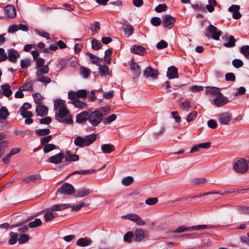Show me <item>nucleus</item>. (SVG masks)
Segmentation results:
<instances>
[{
    "mask_svg": "<svg viewBox=\"0 0 249 249\" xmlns=\"http://www.w3.org/2000/svg\"><path fill=\"white\" fill-rule=\"evenodd\" d=\"M124 31L125 33V34H128V36H130L132 35L133 33L134 28L131 25H126L124 28Z\"/></svg>",
    "mask_w": 249,
    "mask_h": 249,
    "instance_id": "obj_58",
    "label": "nucleus"
},
{
    "mask_svg": "<svg viewBox=\"0 0 249 249\" xmlns=\"http://www.w3.org/2000/svg\"><path fill=\"white\" fill-rule=\"evenodd\" d=\"M101 44L96 39H93L92 41V48L95 50H97L101 48Z\"/></svg>",
    "mask_w": 249,
    "mask_h": 249,
    "instance_id": "obj_57",
    "label": "nucleus"
},
{
    "mask_svg": "<svg viewBox=\"0 0 249 249\" xmlns=\"http://www.w3.org/2000/svg\"><path fill=\"white\" fill-rule=\"evenodd\" d=\"M209 31L211 34H212V38L216 40H217L219 38V36L221 35V31L218 30L215 26L213 25L209 26Z\"/></svg>",
    "mask_w": 249,
    "mask_h": 249,
    "instance_id": "obj_13",
    "label": "nucleus"
},
{
    "mask_svg": "<svg viewBox=\"0 0 249 249\" xmlns=\"http://www.w3.org/2000/svg\"><path fill=\"white\" fill-rule=\"evenodd\" d=\"M74 187L71 184L65 183L57 190V192L61 194L71 195L75 192Z\"/></svg>",
    "mask_w": 249,
    "mask_h": 249,
    "instance_id": "obj_6",
    "label": "nucleus"
},
{
    "mask_svg": "<svg viewBox=\"0 0 249 249\" xmlns=\"http://www.w3.org/2000/svg\"><path fill=\"white\" fill-rule=\"evenodd\" d=\"M33 97L36 104H38V105L41 104L43 98L39 93H35L33 94Z\"/></svg>",
    "mask_w": 249,
    "mask_h": 249,
    "instance_id": "obj_40",
    "label": "nucleus"
},
{
    "mask_svg": "<svg viewBox=\"0 0 249 249\" xmlns=\"http://www.w3.org/2000/svg\"><path fill=\"white\" fill-rule=\"evenodd\" d=\"M232 63L233 66L236 68L241 67L243 65V61L241 60L238 59L233 60Z\"/></svg>",
    "mask_w": 249,
    "mask_h": 249,
    "instance_id": "obj_56",
    "label": "nucleus"
},
{
    "mask_svg": "<svg viewBox=\"0 0 249 249\" xmlns=\"http://www.w3.org/2000/svg\"><path fill=\"white\" fill-rule=\"evenodd\" d=\"M206 93L207 94H213V95H218L221 93L218 88L214 87L206 88Z\"/></svg>",
    "mask_w": 249,
    "mask_h": 249,
    "instance_id": "obj_31",
    "label": "nucleus"
},
{
    "mask_svg": "<svg viewBox=\"0 0 249 249\" xmlns=\"http://www.w3.org/2000/svg\"><path fill=\"white\" fill-rule=\"evenodd\" d=\"M122 217L123 219H128L138 225L143 226L146 224V222L136 214L130 213L126 215H123Z\"/></svg>",
    "mask_w": 249,
    "mask_h": 249,
    "instance_id": "obj_5",
    "label": "nucleus"
},
{
    "mask_svg": "<svg viewBox=\"0 0 249 249\" xmlns=\"http://www.w3.org/2000/svg\"><path fill=\"white\" fill-rule=\"evenodd\" d=\"M9 115L8 110L5 107H3L0 109V119L5 120Z\"/></svg>",
    "mask_w": 249,
    "mask_h": 249,
    "instance_id": "obj_44",
    "label": "nucleus"
},
{
    "mask_svg": "<svg viewBox=\"0 0 249 249\" xmlns=\"http://www.w3.org/2000/svg\"><path fill=\"white\" fill-rule=\"evenodd\" d=\"M89 112L86 111L79 113L76 116V122L79 123H83L86 120H89Z\"/></svg>",
    "mask_w": 249,
    "mask_h": 249,
    "instance_id": "obj_22",
    "label": "nucleus"
},
{
    "mask_svg": "<svg viewBox=\"0 0 249 249\" xmlns=\"http://www.w3.org/2000/svg\"><path fill=\"white\" fill-rule=\"evenodd\" d=\"M29 239V236L27 234H22L18 238V243L20 244L27 242Z\"/></svg>",
    "mask_w": 249,
    "mask_h": 249,
    "instance_id": "obj_59",
    "label": "nucleus"
},
{
    "mask_svg": "<svg viewBox=\"0 0 249 249\" xmlns=\"http://www.w3.org/2000/svg\"><path fill=\"white\" fill-rule=\"evenodd\" d=\"M231 119V115L228 112H224L220 113L218 115V121L222 125H227L229 124Z\"/></svg>",
    "mask_w": 249,
    "mask_h": 249,
    "instance_id": "obj_7",
    "label": "nucleus"
},
{
    "mask_svg": "<svg viewBox=\"0 0 249 249\" xmlns=\"http://www.w3.org/2000/svg\"><path fill=\"white\" fill-rule=\"evenodd\" d=\"M71 207L70 204H58L53 205L50 208V210L52 212L63 211Z\"/></svg>",
    "mask_w": 249,
    "mask_h": 249,
    "instance_id": "obj_21",
    "label": "nucleus"
},
{
    "mask_svg": "<svg viewBox=\"0 0 249 249\" xmlns=\"http://www.w3.org/2000/svg\"><path fill=\"white\" fill-rule=\"evenodd\" d=\"M228 102V98L223 96L221 93L213 100V103L217 107L222 106Z\"/></svg>",
    "mask_w": 249,
    "mask_h": 249,
    "instance_id": "obj_11",
    "label": "nucleus"
},
{
    "mask_svg": "<svg viewBox=\"0 0 249 249\" xmlns=\"http://www.w3.org/2000/svg\"><path fill=\"white\" fill-rule=\"evenodd\" d=\"M54 107L55 109V108L57 109L58 107H59V108H60V107H66V106H65V104H64V101L62 100H59V99L55 100L54 103Z\"/></svg>",
    "mask_w": 249,
    "mask_h": 249,
    "instance_id": "obj_50",
    "label": "nucleus"
},
{
    "mask_svg": "<svg viewBox=\"0 0 249 249\" xmlns=\"http://www.w3.org/2000/svg\"><path fill=\"white\" fill-rule=\"evenodd\" d=\"M167 9V5L165 4H159L158 6L156 7L155 11L157 12L160 13L163 11H165Z\"/></svg>",
    "mask_w": 249,
    "mask_h": 249,
    "instance_id": "obj_54",
    "label": "nucleus"
},
{
    "mask_svg": "<svg viewBox=\"0 0 249 249\" xmlns=\"http://www.w3.org/2000/svg\"><path fill=\"white\" fill-rule=\"evenodd\" d=\"M56 118L58 121L63 123L71 124L73 123L72 116L66 107H60L58 109Z\"/></svg>",
    "mask_w": 249,
    "mask_h": 249,
    "instance_id": "obj_1",
    "label": "nucleus"
},
{
    "mask_svg": "<svg viewBox=\"0 0 249 249\" xmlns=\"http://www.w3.org/2000/svg\"><path fill=\"white\" fill-rule=\"evenodd\" d=\"M10 236L11 238L8 241L9 244L12 245L16 244L17 241L18 237V233L16 232H11L10 233Z\"/></svg>",
    "mask_w": 249,
    "mask_h": 249,
    "instance_id": "obj_38",
    "label": "nucleus"
},
{
    "mask_svg": "<svg viewBox=\"0 0 249 249\" xmlns=\"http://www.w3.org/2000/svg\"><path fill=\"white\" fill-rule=\"evenodd\" d=\"M117 118V116L115 114H111L108 117L103 119V122L105 124H109L112 122L113 121H115Z\"/></svg>",
    "mask_w": 249,
    "mask_h": 249,
    "instance_id": "obj_48",
    "label": "nucleus"
},
{
    "mask_svg": "<svg viewBox=\"0 0 249 249\" xmlns=\"http://www.w3.org/2000/svg\"><path fill=\"white\" fill-rule=\"evenodd\" d=\"M48 108L43 105H39L36 107V112L37 115L45 116L48 114Z\"/></svg>",
    "mask_w": 249,
    "mask_h": 249,
    "instance_id": "obj_19",
    "label": "nucleus"
},
{
    "mask_svg": "<svg viewBox=\"0 0 249 249\" xmlns=\"http://www.w3.org/2000/svg\"><path fill=\"white\" fill-rule=\"evenodd\" d=\"M64 157V154L62 153H59L50 157L48 161L53 163L59 164L62 161Z\"/></svg>",
    "mask_w": 249,
    "mask_h": 249,
    "instance_id": "obj_14",
    "label": "nucleus"
},
{
    "mask_svg": "<svg viewBox=\"0 0 249 249\" xmlns=\"http://www.w3.org/2000/svg\"><path fill=\"white\" fill-rule=\"evenodd\" d=\"M41 177L39 174L31 175L23 178L22 180L26 183L29 184L36 182L37 180H40Z\"/></svg>",
    "mask_w": 249,
    "mask_h": 249,
    "instance_id": "obj_20",
    "label": "nucleus"
},
{
    "mask_svg": "<svg viewBox=\"0 0 249 249\" xmlns=\"http://www.w3.org/2000/svg\"><path fill=\"white\" fill-rule=\"evenodd\" d=\"M148 237V234L142 229L136 230L134 233V239L136 241L140 242Z\"/></svg>",
    "mask_w": 249,
    "mask_h": 249,
    "instance_id": "obj_9",
    "label": "nucleus"
},
{
    "mask_svg": "<svg viewBox=\"0 0 249 249\" xmlns=\"http://www.w3.org/2000/svg\"><path fill=\"white\" fill-rule=\"evenodd\" d=\"M134 237V233L131 231H128L124 236V240L125 242L130 243Z\"/></svg>",
    "mask_w": 249,
    "mask_h": 249,
    "instance_id": "obj_47",
    "label": "nucleus"
},
{
    "mask_svg": "<svg viewBox=\"0 0 249 249\" xmlns=\"http://www.w3.org/2000/svg\"><path fill=\"white\" fill-rule=\"evenodd\" d=\"M56 148V146L53 144L48 143L44 145L43 151L44 153H49Z\"/></svg>",
    "mask_w": 249,
    "mask_h": 249,
    "instance_id": "obj_43",
    "label": "nucleus"
},
{
    "mask_svg": "<svg viewBox=\"0 0 249 249\" xmlns=\"http://www.w3.org/2000/svg\"><path fill=\"white\" fill-rule=\"evenodd\" d=\"M99 74L101 76L110 75L109 68L106 65H101L99 68Z\"/></svg>",
    "mask_w": 249,
    "mask_h": 249,
    "instance_id": "obj_32",
    "label": "nucleus"
},
{
    "mask_svg": "<svg viewBox=\"0 0 249 249\" xmlns=\"http://www.w3.org/2000/svg\"><path fill=\"white\" fill-rule=\"evenodd\" d=\"M40 68L36 71V76L44 75L45 74H47L49 71L50 69L48 65H45Z\"/></svg>",
    "mask_w": 249,
    "mask_h": 249,
    "instance_id": "obj_28",
    "label": "nucleus"
},
{
    "mask_svg": "<svg viewBox=\"0 0 249 249\" xmlns=\"http://www.w3.org/2000/svg\"><path fill=\"white\" fill-rule=\"evenodd\" d=\"M72 103L76 107L81 109L86 108V107H87V105L86 103L81 102L78 100L73 101V102H72Z\"/></svg>",
    "mask_w": 249,
    "mask_h": 249,
    "instance_id": "obj_34",
    "label": "nucleus"
},
{
    "mask_svg": "<svg viewBox=\"0 0 249 249\" xmlns=\"http://www.w3.org/2000/svg\"><path fill=\"white\" fill-rule=\"evenodd\" d=\"M31 64L30 60L26 59L24 60H22L20 62V66L22 68H28Z\"/></svg>",
    "mask_w": 249,
    "mask_h": 249,
    "instance_id": "obj_64",
    "label": "nucleus"
},
{
    "mask_svg": "<svg viewBox=\"0 0 249 249\" xmlns=\"http://www.w3.org/2000/svg\"><path fill=\"white\" fill-rule=\"evenodd\" d=\"M56 216V214L53 213L52 211L46 213L44 215V217L46 221H49L50 220L53 219Z\"/></svg>",
    "mask_w": 249,
    "mask_h": 249,
    "instance_id": "obj_53",
    "label": "nucleus"
},
{
    "mask_svg": "<svg viewBox=\"0 0 249 249\" xmlns=\"http://www.w3.org/2000/svg\"><path fill=\"white\" fill-rule=\"evenodd\" d=\"M151 23L155 26H158L161 24V20L159 18L153 17L151 18Z\"/></svg>",
    "mask_w": 249,
    "mask_h": 249,
    "instance_id": "obj_60",
    "label": "nucleus"
},
{
    "mask_svg": "<svg viewBox=\"0 0 249 249\" xmlns=\"http://www.w3.org/2000/svg\"><path fill=\"white\" fill-rule=\"evenodd\" d=\"M33 84L31 82H29L23 85L20 88L23 91L32 90L33 89Z\"/></svg>",
    "mask_w": 249,
    "mask_h": 249,
    "instance_id": "obj_52",
    "label": "nucleus"
},
{
    "mask_svg": "<svg viewBox=\"0 0 249 249\" xmlns=\"http://www.w3.org/2000/svg\"><path fill=\"white\" fill-rule=\"evenodd\" d=\"M159 74L158 71L151 67H147L143 72L144 76L146 77H151L153 79L158 78Z\"/></svg>",
    "mask_w": 249,
    "mask_h": 249,
    "instance_id": "obj_8",
    "label": "nucleus"
},
{
    "mask_svg": "<svg viewBox=\"0 0 249 249\" xmlns=\"http://www.w3.org/2000/svg\"><path fill=\"white\" fill-rule=\"evenodd\" d=\"M8 59L10 61L15 63L17 59L20 56L19 53L13 49L8 50Z\"/></svg>",
    "mask_w": 249,
    "mask_h": 249,
    "instance_id": "obj_15",
    "label": "nucleus"
},
{
    "mask_svg": "<svg viewBox=\"0 0 249 249\" xmlns=\"http://www.w3.org/2000/svg\"><path fill=\"white\" fill-rule=\"evenodd\" d=\"M74 143L75 145L79 147L86 146L85 143L84 137L81 136L76 137L74 141Z\"/></svg>",
    "mask_w": 249,
    "mask_h": 249,
    "instance_id": "obj_33",
    "label": "nucleus"
},
{
    "mask_svg": "<svg viewBox=\"0 0 249 249\" xmlns=\"http://www.w3.org/2000/svg\"><path fill=\"white\" fill-rule=\"evenodd\" d=\"M97 135L95 134H92L89 135L85 137H84L85 143L86 146H88L92 143L96 139Z\"/></svg>",
    "mask_w": 249,
    "mask_h": 249,
    "instance_id": "obj_24",
    "label": "nucleus"
},
{
    "mask_svg": "<svg viewBox=\"0 0 249 249\" xmlns=\"http://www.w3.org/2000/svg\"><path fill=\"white\" fill-rule=\"evenodd\" d=\"M101 149L104 153L109 154L115 150V146L111 143L104 144Z\"/></svg>",
    "mask_w": 249,
    "mask_h": 249,
    "instance_id": "obj_25",
    "label": "nucleus"
},
{
    "mask_svg": "<svg viewBox=\"0 0 249 249\" xmlns=\"http://www.w3.org/2000/svg\"><path fill=\"white\" fill-rule=\"evenodd\" d=\"M88 205L86 204L84 202H81L78 205L75 206L73 205H71L70 208H71V210L73 211H78L80 210L82 207H87Z\"/></svg>",
    "mask_w": 249,
    "mask_h": 249,
    "instance_id": "obj_51",
    "label": "nucleus"
},
{
    "mask_svg": "<svg viewBox=\"0 0 249 249\" xmlns=\"http://www.w3.org/2000/svg\"><path fill=\"white\" fill-rule=\"evenodd\" d=\"M42 224V221L39 218L36 219L34 221L29 223V227L30 228H35L39 227Z\"/></svg>",
    "mask_w": 249,
    "mask_h": 249,
    "instance_id": "obj_41",
    "label": "nucleus"
},
{
    "mask_svg": "<svg viewBox=\"0 0 249 249\" xmlns=\"http://www.w3.org/2000/svg\"><path fill=\"white\" fill-rule=\"evenodd\" d=\"M180 107L184 111L188 112L190 108V104L187 101H184L180 103Z\"/></svg>",
    "mask_w": 249,
    "mask_h": 249,
    "instance_id": "obj_45",
    "label": "nucleus"
},
{
    "mask_svg": "<svg viewBox=\"0 0 249 249\" xmlns=\"http://www.w3.org/2000/svg\"><path fill=\"white\" fill-rule=\"evenodd\" d=\"M92 240L90 238H81L78 239L76 242L78 246L81 247H85L90 245Z\"/></svg>",
    "mask_w": 249,
    "mask_h": 249,
    "instance_id": "obj_27",
    "label": "nucleus"
},
{
    "mask_svg": "<svg viewBox=\"0 0 249 249\" xmlns=\"http://www.w3.org/2000/svg\"><path fill=\"white\" fill-rule=\"evenodd\" d=\"M5 12L6 15L10 18H15L16 16V10L12 5H7L4 8Z\"/></svg>",
    "mask_w": 249,
    "mask_h": 249,
    "instance_id": "obj_23",
    "label": "nucleus"
},
{
    "mask_svg": "<svg viewBox=\"0 0 249 249\" xmlns=\"http://www.w3.org/2000/svg\"><path fill=\"white\" fill-rule=\"evenodd\" d=\"M131 52L140 55H143L146 52L145 49L141 45H133L131 48Z\"/></svg>",
    "mask_w": 249,
    "mask_h": 249,
    "instance_id": "obj_18",
    "label": "nucleus"
},
{
    "mask_svg": "<svg viewBox=\"0 0 249 249\" xmlns=\"http://www.w3.org/2000/svg\"><path fill=\"white\" fill-rule=\"evenodd\" d=\"M240 53L246 57L249 58V46L244 45L240 48Z\"/></svg>",
    "mask_w": 249,
    "mask_h": 249,
    "instance_id": "obj_42",
    "label": "nucleus"
},
{
    "mask_svg": "<svg viewBox=\"0 0 249 249\" xmlns=\"http://www.w3.org/2000/svg\"><path fill=\"white\" fill-rule=\"evenodd\" d=\"M176 21V18L171 15H165L163 17L162 24L164 27L174 24Z\"/></svg>",
    "mask_w": 249,
    "mask_h": 249,
    "instance_id": "obj_17",
    "label": "nucleus"
},
{
    "mask_svg": "<svg viewBox=\"0 0 249 249\" xmlns=\"http://www.w3.org/2000/svg\"><path fill=\"white\" fill-rule=\"evenodd\" d=\"M36 81L44 83L45 84H47L51 82V79L50 77L44 75H41L40 76H36Z\"/></svg>",
    "mask_w": 249,
    "mask_h": 249,
    "instance_id": "obj_36",
    "label": "nucleus"
},
{
    "mask_svg": "<svg viewBox=\"0 0 249 249\" xmlns=\"http://www.w3.org/2000/svg\"><path fill=\"white\" fill-rule=\"evenodd\" d=\"M129 65L133 74L136 76H138L141 72L140 66L135 62L134 59H132L130 60Z\"/></svg>",
    "mask_w": 249,
    "mask_h": 249,
    "instance_id": "obj_10",
    "label": "nucleus"
},
{
    "mask_svg": "<svg viewBox=\"0 0 249 249\" xmlns=\"http://www.w3.org/2000/svg\"><path fill=\"white\" fill-rule=\"evenodd\" d=\"M95 171V170H94V169L78 170V171H76L72 172L69 176H71V175L76 174H81V175L91 174V173H94Z\"/></svg>",
    "mask_w": 249,
    "mask_h": 249,
    "instance_id": "obj_39",
    "label": "nucleus"
},
{
    "mask_svg": "<svg viewBox=\"0 0 249 249\" xmlns=\"http://www.w3.org/2000/svg\"><path fill=\"white\" fill-rule=\"evenodd\" d=\"M213 227L209 225H200L194 226L190 227H186L185 226H181L178 227L177 229L172 231H168L167 233H181L185 231H191L203 230L204 229H210Z\"/></svg>",
    "mask_w": 249,
    "mask_h": 249,
    "instance_id": "obj_2",
    "label": "nucleus"
},
{
    "mask_svg": "<svg viewBox=\"0 0 249 249\" xmlns=\"http://www.w3.org/2000/svg\"><path fill=\"white\" fill-rule=\"evenodd\" d=\"M2 90L3 94L6 97H8L12 94V90L11 89V87L8 84H5L1 86V87Z\"/></svg>",
    "mask_w": 249,
    "mask_h": 249,
    "instance_id": "obj_30",
    "label": "nucleus"
},
{
    "mask_svg": "<svg viewBox=\"0 0 249 249\" xmlns=\"http://www.w3.org/2000/svg\"><path fill=\"white\" fill-rule=\"evenodd\" d=\"M168 44L164 40H161L157 44L156 47L158 49H162L167 47Z\"/></svg>",
    "mask_w": 249,
    "mask_h": 249,
    "instance_id": "obj_63",
    "label": "nucleus"
},
{
    "mask_svg": "<svg viewBox=\"0 0 249 249\" xmlns=\"http://www.w3.org/2000/svg\"><path fill=\"white\" fill-rule=\"evenodd\" d=\"M249 165L246 160L240 159L233 165V169L238 173L244 174L249 170Z\"/></svg>",
    "mask_w": 249,
    "mask_h": 249,
    "instance_id": "obj_4",
    "label": "nucleus"
},
{
    "mask_svg": "<svg viewBox=\"0 0 249 249\" xmlns=\"http://www.w3.org/2000/svg\"><path fill=\"white\" fill-rule=\"evenodd\" d=\"M133 180V178L132 177L129 176L124 178L122 180V182L124 185L127 186L130 185Z\"/></svg>",
    "mask_w": 249,
    "mask_h": 249,
    "instance_id": "obj_46",
    "label": "nucleus"
},
{
    "mask_svg": "<svg viewBox=\"0 0 249 249\" xmlns=\"http://www.w3.org/2000/svg\"><path fill=\"white\" fill-rule=\"evenodd\" d=\"M103 120V114L100 110H95L89 111V122L93 126H96Z\"/></svg>",
    "mask_w": 249,
    "mask_h": 249,
    "instance_id": "obj_3",
    "label": "nucleus"
},
{
    "mask_svg": "<svg viewBox=\"0 0 249 249\" xmlns=\"http://www.w3.org/2000/svg\"><path fill=\"white\" fill-rule=\"evenodd\" d=\"M235 41L236 40L234 36H229V41L225 43L224 45L225 47L227 48L233 47L235 46Z\"/></svg>",
    "mask_w": 249,
    "mask_h": 249,
    "instance_id": "obj_37",
    "label": "nucleus"
},
{
    "mask_svg": "<svg viewBox=\"0 0 249 249\" xmlns=\"http://www.w3.org/2000/svg\"><path fill=\"white\" fill-rule=\"evenodd\" d=\"M36 133L39 136H45L50 133L49 129H39L36 130Z\"/></svg>",
    "mask_w": 249,
    "mask_h": 249,
    "instance_id": "obj_49",
    "label": "nucleus"
},
{
    "mask_svg": "<svg viewBox=\"0 0 249 249\" xmlns=\"http://www.w3.org/2000/svg\"><path fill=\"white\" fill-rule=\"evenodd\" d=\"M90 71L89 69H87L85 67H82L81 69V73L85 78L88 77Z\"/></svg>",
    "mask_w": 249,
    "mask_h": 249,
    "instance_id": "obj_62",
    "label": "nucleus"
},
{
    "mask_svg": "<svg viewBox=\"0 0 249 249\" xmlns=\"http://www.w3.org/2000/svg\"><path fill=\"white\" fill-rule=\"evenodd\" d=\"M239 9L240 6L238 5H232L228 9L230 12L233 13L232 18L236 19L240 18L241 17V14L239 11Z\"/></svg>",
    "mask_w": 249,
    "mask_h": 249,
    "instance_id": "obj_12",
    "label": "nucleus"
},
{
    "mask_svg": "<svg viewBox=\"0 0 249 249\" xmlns=\"http://www.w3.org/2000/svg\"><path fill=\"white\" fill-rule=\"evenodd\" d=\"M87 55L90 57V58L91 59V62L96 65L97 66H100V64L99 63L100 60H102V59L100 58L99 57H97V56L91 53H87Z\"/></svg>",
    "mask_w": 249,
    "mask_h": 249,
    "instance_id": "obj_35",
    "label": "nucleus"
},
{
    "mask_svg": "<svg viewBox=\"0 0 249 249\" xmlns=\"http://www.w3.org/2000/svg\"><path fill=\"white\" fill-rule=\"evenodd\" d=\"M89 194L90 191L89 189L86 188H82L77 191L75 194V197H83L88 196Z\"/></svg>",
    "mask_w": 249,
    "mask_h": 249,
    "instance_id": "obj_26",
    "label": "nucleus"
},
{
    "mask_svg": "<svg viewBox=\"0 0 249 249\" xmlns=\"http://www.w3.org/2000/svg\"><path fill=\"white\" fill-rule=\"evenodd\" d=\"M197 112L192 111L187 116L186 120L188 122H190L192 121L195 120L197 116Z\"/></svg>",
    "mask_w": 249,
    "mask_h": 249,
    "instance_id": "obj_55",
    "label": "nucleus"
},
{
    "mask_svg": "<svg viewBox=\"0 0 249 249\" xmlns=\"http://www.w3.org/2000/svg\"><path fill=\"white\" fill-rule=\"evenodd\" d=\"M79 156L76 154H71L70 151L66 152L65 159L68 161H77L78 160Z\"/></svg>",
    "mask_w": 249,
    "mask_h": 249,
    "instance_id": "obj_29",
    "label": "nucleus"
},
{
    "mask_svg": "<svg viewBox=\"0 0 249 249\" xmlns=\"http://www.w3.org/2000/svg\"><path fill=\"white\" fill-rule=\"evenodd\" d=\"M158 201L157 197H150L145 200V203L149 205H153L156 204Z\"/></svg>",
    "mask_w": 249,
    "mask_h": 249,
    "instance_id": "obj_61",
    "label": "nucleus"
},
{
    "mask_svg": "<svg viewBox=\"0 0 249 249\" xmlns=\"http://www.w3.org/2000/svg\"><path fill=\"white\" fill-rule=\"evenodd\" d=\"M178 69L174 66H171L168 69L167 76L169 79L178 78Z\"/></svg>",
    "mask_w": 249,
    "mask_h": 249,
    "instance_id": "obj_16",
    "label": "nucleus"
}]
</instances>
